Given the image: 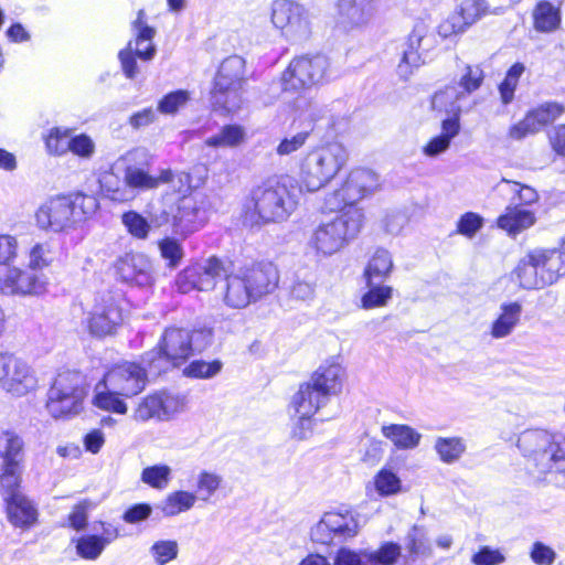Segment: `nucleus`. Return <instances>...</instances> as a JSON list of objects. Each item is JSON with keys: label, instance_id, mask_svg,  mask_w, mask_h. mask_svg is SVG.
I'll list each match as a JSON object with an SVG mask.
<instances>
[{"label": "nucleus", "instance_id": "nucleus-1", "mask_svg": "<svg viewBox=\"0 0 565 565\" xmlns=\"http://www.w3.org/2000/svg\"><path fill=\"white\" fill-rule=\"evenodd\" d=\"M302 193L297 179L289 174L263 182L252 191L256 221L265 224L287 221L297 210Z\"/></svg>", "mask_w": 565, "mask_h": 565}, {"label": "nucleus", "instance_id": "nucleus-2", "mask_svg": "<svg viewBox=\"0 0 565 565\" xmlns=\"http://www.w3.org/2000/svg\"><path fill=\"white\" fill-rule=\"evenodd\" d=\"M224 277L225 281L220 288V294L224 303L234 309L245 308L250 302L273 292L279 281L278 270L271 263L257 264Z\"/></svg>", "mask_w": 565, "mask_h": 565}, {"label": "nucleus", "instance_id": "nucleus-3", "mask_svg": "<svg viewBox=\"0 0 565 565\" xmlns=\"http://www.w3.org/2000/svg\"><path fill=\"white\" fill-rule=\"evenodd\" d=\"M98 205V200L94 195L82 192L55 195L39 206L35 222L41 230L63 232L92 217Z\"/></svg>", "mask_w": 565, "mask_h": 565}, {"label": "nucleus", "instance_id": "nucleus-4", "mask_svg": "<svg viewBox=\"0 0 565 565\" xmlns=\"http://www.w3.org/2000/svg\"><path fill=\"white\" fill-rule=\"evenodd\" d=\"M43 274L31 273L19 264V242L14 235L0 234V292L6 296H40L46 292Z\"/></svg>", "mask_w": 565, "mask_h": 565}, {"label": "nucleus", "instance_id": "nucleus-5", "mask_svg": "<svg viewBox=\"0 0 565 565\" xmlns=\"http://www.w3.org/2000/svg\"><path fill=\"white\" fill-rule=\"evenodd\" d=\"M349 154L339 142H329L310 149L299 161L297 182L308 193L329 184L347 166Z\"/></svg>", "mask_w": 565, "mask_h": 565}, {"label": "nucleus", "instance_id": "nucleus-6", "mask_svg": "<svg viewBox=\"0 0 565 565\" xmlns=\"http://www.w3.org/2000/svg\"><path fill=\"white\" fill-rule=\"evenodd\" d=\"M516 446L540 473L565 476V435L546 429H527L520 434Z\"/></svg>", "mask_w": 565, "mask_h": 565}, {"label": "nucleus", "instance_id": "nucleus-7", "mask_svg": "<svg viewBox=\"0 0 565 565\" xmlns=\"http://www.w3.org/2000/svg\"><path fill=\"white\" fill-rule=\"evenodd\" d=\"M364 213L360 207L348 209L337 216L321 222L312 232L308 246L318 256L329 257L342 248L360 233Z\"/></svg>", "mask_w": 565, "mask_h": 565}, {"label": "nucleus", "instance_id": "nucleus-8", "mask_svg": "<svg viewBox=\"0 0 565 565\" xmlns=\"http://www.w3.org/2000/svg\"><path fill=\"white\" fill-rule=\"evenodd\" d=\"M211 339L210 330L190 331L183 328H168L159 342V351L156 354L147 353L145 361L153 371L160 372L164 367L163 362L177 366L188 360L193 352L204 350Z\"/></svg>", "mask_w": 565, "mask_h": 565}, {"label": "nucleus", "instance_id": "nucleus-9", "mask_svg": "<svg viewBox=\"0 0 565 565\" xmlns=\"http://www.w3.org/2000/svg\"><path fill=\"white\" fill-rule=\"evenodd\" d=\"M160 204L159 209L152 207L150 212L151 223L156 226L170 223L173 232L182 236L201 227L199 200L193 193L174 196L166 192Z\"/></svg>", "mask_w": 565, "mask_h": 565}, {"label": "nucleus", "instance_id": "nucleus-10", "mask_svg": "<svg viewBox=\"0 0 565 565\" xmlns=\"http://www.w3.org/2000/svg\"><path fill=\"white\" fill-rule=\"evenodd\" d=\"M86 393L85 380L79 372H60L49 388L46 409L56 419L75 416L83 409Z\"/></svg>", "mask_w": 565, "mask_h": 565}, {"label": "nucleus", "instance_id": "nucleus-11", "mask_svg": "<svg viewBox=\"0 0 565 565\" xmlns=\"http://www.w3.org/2000/svg\"><path fill=\"white\" fill-rule=\"evenodd\" d=\"M331 75V62L326 55H301L292 58L282 72L281 88L285 93H300L323 84Z\"/></svg>", "mask_w": 565, "mask_h": 565}, {"label": "nucleus", "instance_id": "nucleus-12", "mask_svg": "<svg viewBox=\"0 0 565 565\" xmlns=\"http://www.w3.org/2000/svg\"><path fill=\"white\" fill-rule=\"evenodd\" d=\"M245 61L238 55L226 57L220 65L211 92L214 105L232 113L239 108Z\"/></svg>", "mask_w": 565, "mask_h": 565}, {"label": "nucleus", "instance_id": "nucleus-13", "mask_svg": "<svg viewBox=\"0 0 565 565\" xmlns=\"http://www.w3.org/2000/svg\"><path fill=\"white\" fill-rule=\"evenodd\" d=\"M558 257L555 249H534L522 258L513 271L524 289H539L557 280Z\"/></svg>", "mask_w": 565, "mask_h": 565}, {"label": "nucleus", "instance_id": "nucleus-14", "mask_svg": "<svg viewBox=\"0 0 565 565\" xmlns=\"http://www.w3.org/2000/svg\"><path fill=\"white\" fill-rule=\"evenodd\" d=\"M380 177L371 169H352L340 188L326 198L329 210H338L342 206H351L365 198L373 195L380 189Z\"/></svg>", "mask_w": 565, "mask_h": 565}, {"label": "nucleus", "instance_id": "nucleus-15", "mask_svg": "<svg viewBox=\"0 0 565 565\" xmlns=\"http://www.w3.org/2000/svg\"><path fill=\"white\" fill-rule=\"evenodd\" d=\"M186 408V397L170 391H157L142 397L132 411L131 418L139 424L150 420L170 422Z\"/></svg>", "mask_w": 565, "mask_h": 565}, {"label": "nucleus", "instance_id": "nucleus-16", "mask_svg": "<svg viewBox=\"0 0 565 565\" xmlns=\"http://www.w3.org/2000/svg\"><path fill=\"white\" fill-rule=\"evenodd\" d=\"M437 45L438 40L431 28L424 21L416 22L408 35L403 57L397 65L399 77L407 79L414 68L427 62L430 52L434 51Z\"/></svg>", "mask_w": 565, "mask_h": 565}, {"label": "nucleus", "instance_id": "nucleus-17", "mask_svg": "<svg viewBox=\"0 0 565 565\" xmlns=\"http://www.w3.org/2000/svg\"><path fill=\"white\" fill-rule=\"evenodd\" d=\"M271 21L289 42L303 41L311 33L308 11L301 4L289 0H276L274 2Z\"/></svg>", "mask_w": 565, "mask_h": 565}, {"label": "nucleus", "instance_id": "nucleus-18", "mask_svg": "<svg viewBox=\"0 0 565 565\" xmlns=\"http://www.w3.org/2000/svg\"><path fill=\"white\" fill-rule=\"evenodd\" d=\"M456 94L454 89L440 90L436 93L431 99V106L435 110H444L452 116L441 121V132L433 137L424 147L423 153L428 158H436L445 153L451 143V140L458 136L460 131L459 113L460 108L450 103L449 107L446 105V98L452 97Z\"/></svg>", "mask_w": 565, "mask_h": 565}, {"label": "nucleus", "instance_id": "nucleus-19", "mask_svg": "<svg viewBox=\"0 0 565 565\" xmlns=\"http://www.w3.org/2000/svg\"><path fill=\"white\" fill-rule=\"evenodd\" d=\"M225 276V268L216 257L194 263L180 271L175 278V287L182 294L192 290L207 291L215 287L216 281Z\"/></svg>", "mask_w": 565, "mask_h": 565}, {"label": "nucleus", "instance_id": "nucleus-20", "mask_svg": "<svg viewBox=\"0 0 565 565\" xmlns=\"http://www.w3.org/2000/svg\"><path fill=\"white\" fill-rule=\"evenodd\" d=\"M172 180V170L166 169L158 177L149 174L142 168L129 166L124 172V184L116 188L106 185V192L110 200L128 202L136 198L140 191L157 189L164 181Z\"/></svg>", "mask_w": 565, "mask_h": 565}, {"label": "nucleus", "instance_id": "nucleus-21", "mask_svg": "<svg viewBox=\"0 0 565 565\" xmlns=\"http://www.w3.org/2000/svg\"><path fill=\"white\" fill-rule=\"evenodd\" d=\"M360 529L358 515L351 510L330 511L311 529L312 541L328 544L332 540L354 537Z\"/></svg>", "mask_w": 565, "mask_h": 565}, {"label": "nucleus", "instance_id": "nucleus-22", "mask_svg": "<svg viewBox=\"0 0 565 565\" xmlns=\"http://www.w3.org/2000/svg\"><path fill=\"white\" fill-rule=\"evenodd\" d=\"M108 387L129 398L147 385V371L137 363L124 361L109 367L102 379Z\"/></svg>", "mask_w": 565, "mask_h": 565}, {"label": "nucleus", "instance_id": "nucleus-23", "mask_svg": "<svg viewBox=\"0 0 565 565\" xmlns=\"http://www.w3.org/2000/svg\"><path fill=\"white\" fill-rule=\"evenodd\" d=\"M143 15L145 12L140 10L134 22V26L137 31L135 47L132 46V42H129L128 47L119 52L121 67L128 78H134L138 74L137 63L132 55V51L139 58L145 61L151 60L156 53V46L152 43L154 30L143 22Z\"/></svg>", "mask_w": 565, "mask_h": 565}, {"label": "nucleus", "instance_id": "nucleus-24", "mask_svg": "<svg viewBox=\"0 0 565 565\" xmlns=\"http://www.w3.org/2000/svg\"><path fill=\"white\" fill-rule=\"evenodd\" d=\"M297 118L303 122L308 121L310 128L297 134L286 136L276 147L278 156H290L301 149L313 129V124L321 117L322 108L311 99L299 95L294 103Z\"/></svg>", "mask_w": 565, "mask_h": 565}, {"label": "nucleus", "instance_id": "nucleus-25", "mask_svg": "<svg viewBox=\"0 0 565 565\" xmlns=\"http://www.w3.org/2000/svg\"><path fill=\"white\" fill-rule=\"evenodd\" d=\"M377 13L376 0H339L335 23L344 31L361 30L369 26Z\"/></svg>", "mask_w": 565, "mask_h": 565}, {"label": "nucleus", "instance_id": "nucleus-26", "mask_svg": "<svg viewBox=\"0 0 565 565\" xmlns=\"http://www.w3.org/2000/svg\"><path fill=\"white\" fill-rule=\"evenodd\" d=\"M122 321L121 308L115 300L109 298L93 308L87 316L86 324L93 337L104 338L114 334Z\"/></svg>", "mask_w": 565, "mask_h": 565}, {"label": "nucleus", "instance_id": "nucleus-27", "mask_svg": "<svg viewBox=\"0 0 565 565\" xmlns=\"http://www.w3.org/2000/svg\"><path fill=\"white\" fill-rule=\"evenodd\" d=\"M38 386L39 379L32 365L13 354L2 390L13 397H23L35 392Z\"/></svg>", "mask_w": 565, "mask_h": 565}, {"label": "nucleus", "instance_id": "nucleus-28", "mask_svg": "<svg viewBox=\"0 0 565 565\" xmlns=\"http://www.w3.org/2000/svg\"><path fill=\"white\" fill-rule=\"evenodd\" d=\"M100 525L102 534H83L71 540L79 558L89 562L97 561L107 546L119 537L120 534L116 526L106 522H100Z\"/></svg>", "mask_w": 565, "mask_h": 565}, {"label": "nucleus", "instance_id": "nucleus-29", "mask_svg": "<svg viewBox=\"0 0 565 565\" xmlns=\"http://www.w3.org/2000/svg\"><path fill=\"white\" fill-rule=\"evenodd\" d=\"M564 111V107L557 103H545L529 111L526 116L510 128L512 139L520 140L527 135L535 134L544 126L556 120Z\"/></svg>", "mask_w": 565, "mask_h": 565}, {"label": "nucleus", "instance_id": "nucleus-30", "mask_svg": "<svg viewBox=\"0 0 565 565\" xmlns=\"http://www.w3.org/2000/svg\"><path fill=\"white\" fill-rule=\"evenodd\" d=\"M119 278L137 287H150L154 276L150 260L142 254H126L116 265Z\"/></svg>", "mask_w": 565, "mask_h": 565}, {"label": "nucleus", "instance_id": "nucleus-31", "mask_svg": "<svg viewBox=\"0 0 565 565\" xmlns=\"http://www.w3.org/2000/svg\"><path fill=\"white\" fill-rule=\"evenodd\" d=\"M344 369L334 361H326L319 366L311 377V385L329 399L331 395H338L343 385Z\"/></svg>", "mask_w": 565, "mask_h": 565}, {"label": "nucleus", "instance_id": "nucleus-32", "mask_svg": "<svg viewBox=\"0 0 565 565\" xmlns=\"http://www.w3.org/2000/svg\"><path fill=\"white\" fill-rule=\"evenodd\" d=\"M6 512L9 522L22 530L30 529L38 521V509L35 504L23 493L7 497Z\"/></svg>", "mask_w": 565, "mask_h": 565}, {"label": "nucleus", "instance_id": "nucleus-33", "mask_svg": "<svg viewBox=\"0 0 565 565\" xmlns=\"http://www.w3.org/2000/svg\"><path fill=\"white\" fill-rule=\"evenodd\" d=\"M522 305L518 301H509L500 305V312L489 328L492 339L508 338L519 326L522 316Z\"/></svg>", "mask_w": 565, "mask_h": 565}, {"label": "nucleus", "instance_id": "nucleus-34", "mask_svg": "<svg viewBox=\"0 0 565 565\" xmlns=\"http://www.w3.org/2000/svg\"><path fill=\"white\" fill-rule=\"evenodd\" d=\"M328 399L317 391L310 383L299 386L290 402V411L295 414L313 416L320 407L326 405Z\"/></svg>", "mask_w": 565, "mask_h": 565}, {"label": "nucleus", "instance_id": "nucleus-35", "mask_svg": "<svg viewBox=\"0 0 565 565\" xmlns=\"http://www.w3.org/2000/svg\"><path fill=\"white\" fill-rule=\"evenodd\" d=\"M382 435L397 449H415L422 440V434L405 424H388L381 427Z\"/></svg>", "mask_w": 565, "mask_h": 565}, {"label": "nucleus", "instance_id": "nucleus-36", "mask_svg": "<svg viewBox=\"0 0 565 565\" xmlns=\"http://www.w3.org/2000/svg\"><path fill=\"white\" fill-rule=\"evenodd\" d=\"M534 223V213L518 205L508 206L504 214L499 216L497 221L498 227L510 235H516L531 227Z\"/></svg>", "mask_w": 565, "mask_h": 565}, {"label": "nucleus", "instance_id": "nucleus-37", "mask_svg": "<svg viewBox=\"0 0 565 565\" xmlns=\"http://www.w3.org/2000/svg\"><path fill=\"white\" fill-rule=\"evenodd\" d=\"M124 398V396L108 387V385L100 380L94 387L92 403L100 411L125 415L128 412V406Z\"/></svg>", "mask_w": 565, "mask_h": 565}, {"label": "nucleus", "instance_id": "nucleus-38", "mask_svg": "<svg viewBox=\"0 0 565 565\" xmlns=\"http://www.w3.org/2000/svg\"><path fill=\"white\" fill-rule=\"evenodd\" d=\"M404 547L413 559H427L433 556V545L427 530L422 525H413L404 539Z\"/></svg>", "mask_w": 565, "mask_h": 565}, {"label": "nucleus", "instance_id": "nucleus-39", "mask_svg": "<svg viewBox=\"0 0 565 565\" xmlns=\"http://www.w3.org/2000/svg\"><path fill=\"white\" fill-rule=\"evenodd\" d=\"M483 71L478 65H466L459 79L460 92L456 87H447L444 90L454 89L456 94L452 97L446 98V105L449 107L450 103L454 102L457 107L458 100L475 90H477L483 82Z\"/></svg>", "mask_w": 565, "mask_h": 565}, {"label": "nucleus", "instance_id": "nucleus-40", "mask_svg": "<svg viewBox=\"0 0 565 565\" xmlns=\"http://www.w3.org/2000/svg\"><path fill=\"white\" fill-rule=\"evenodd\" d=\"M198 500L194 492L177 490L170 492L158 505L164 516H175L191 510Z\"/></svg>", "mask_w": 565, "mask_h": 565}, {"label": "nucleus", "instance_id": "nucleus-41", "mask_svg": "<svg viewBox=\"0 0 565 565\" xmlns=\"http://www.w3.org/2000/svg\"><path fill=\"white\" fill-rule=\"evenodd\" d=\"M434 449L441 462L452 465L460 460L467 450L466 440L462 437H437Z\"/></svg>", "mask_w": 565, "mask_h": 565}, {"label": "nucleus", "instance_id": "nucleus-42", "mask_svg": "<svg viewBox=\"0 0 565 565\" xmlns=\"http://www.w3.org/2000/svg\"><path fill=\"white\" fill-rule=\"evenodd\" d=\"M392 269L393 260L391 254L383 248L376 249L364 270L366 285L387 278Z\"/></svg>", "mask_w": 565, "mask_h": 565}, {"label": "nucleus", "instance_id": "nucleus-43", "mask_svg": "<svg viewBox=\"0 0 565 565\" xmlns=\"http://www.w3.org/2000/svg\"><path fill=\"white\" fill-rule=\"evenodd\" d=\"M534 28L540 32H553L561 24L559 9L548 1H541L533 11Z\"/></svg>", "mask_w": 565, "mask_h": 565}, {"label": "nucleus", "instance_id": "nucleus-44", "mask_svg": "<svg viewBox=\"0 0 565 565\" xmlns=\"http://www.w3.org/2000/svg\"><path fill=\"white\" fill-rule=\"evenodd\" d=\"M402 547L394 542H385L377 548L364 550V565H395L401 557Z\"/></svg>", "mask_w": 565, "mask_h": 565}, {"label": "nucleus", "instance_id": "nucleus-45", "mask_svg": "<svg viewBox=\"0 0 565 565\" xmlns=\"http://www.w3.org/2000/svg\"><path fill=\"white\" fill-rule=\"evenodd\" d=\"M223 477L213 470L202 469L195 478V494L198 499L207 501L223 484Z\"/></svg>", "mask_w": 565, "mask_h": 565}, {"label": "nucleus", "instance_id": "nucleus-46", "mask_svg": "<svg viewBox=\"0 0 565 565\" xmlns=\"http://www.w3.org/2000/svg\"><path fill=\"white\" fill-rule=\"evenodd\" d=\"M22 481V466L0 463V494L3 500L22 493L20 486Z\"/></svg>", "mask_w": 565, "mask_h": 565}, {"label": "nucleus", "instance_id": "nucleus-47", "mask_svg": "<svg viewBox=\"0 0 565 565\" xmlns=\"http://www.w3.org/2000/svg\"><path fill=\"white\" fill-rule=\"evenodd\" d=\"M172 479V468L166 463H157L142 469L140 480L156 490L168 488Z\"/></svg>", "mask_w": 565, "mask_h": 565}, {"label": "nucleus", "instance_id": "nucleus-48", "mask_svg": "<svg viewBox=\"0 0 565 565\" xmlns=\"http://www.w3.org/2000/svg\"><path fill=\"white\" fill-rule=\"evenodd\" d=\"M245 138V131L241 126H224L216 135L205 139V145L213 148H232L241 145Z\"/></svg>", "mask_w": 565, "mask_h": 565}, {"label": "nucleus", "instance_id": "nucleus-49", "mask_svg": "<svg viewBox=\"0 0 565 565\" xmlns=\"http://www.w3.org/2000/svg\"><path fill=\"white\" fill-rule=\"evenodd\" d=\"M23 446L21 437L13 433H6L3 449L0 450V463L22 466Z\"/></svg>", "mask_w": 565, "mask_h": 565}, {"label": "nucleus", "instance_id": "nucleus-50", "mask_svg": "<svg viewBox=\"0 0 565 565\" xmlns=\"http://www.w3.org/2000/svg\"><path fill=\"white\" fill-rule=\"evenodd\" d=\"M369 290L361 298V306L363 309H374L384 307L392 299L393 288L385 285H380L373 281L366 285Z\"/></svg>", "mask_w": 565, "mask_h": 565}, {"label": "nucleus", "instance_id": "nucleus-51", "mask_svg": "<svg viewBox=\"0 0 565 565\" xmlns=\"http://www.w3.org/2000/svg\"><path fill=\"white\" fill-rule=\"evenodd\" d=\"M192 99V93L188 89H177L166 94L158 102V111L163 115H175Z\"/></svg>", "mask_w": 565, "mask_h": 565}, {"label": "nucleus", "instance_id": "nucleus-52", "mask_svg": "<svg viewBox=\"0 0 565 565\" xmlns=\"http://www.w3.org/2000/svg\"><path fill=\"white\" fill-rule=\"evenodd\" d=\"M374 487L382 497H391L402 491V481L391 468H382L374 477Z\"/></svg>", "mask_w": 565, "mask_h": 565}, {"label": "nucleus", "instance_id": "nucleus-53", "mask_svg": "<svg viewBox=\"0 0 565 565\" xmlns=\"http://www.w3.org/2000/svg\"><path fill=\"white\" fill-rule=\"evenodd\" d=\"M72 129L55 127L44 138L46 151L52 156H63L68 152V140Z\"/></svg>", "mask_w": 565, "mask_h": 565}, {"label": "nucleus", "instance_id": "nucleus-54", "mask_svg": "<svg viewBox=\"0 0 565 565\" xmlns=\"http://www.w3.org/2000/svg\"><path fill=\"white\" fill-rule=\"evenodd\" d=\"M121 222L128 233L138 239H146L151 230V223L136 211H128L124 213Z\"/></svg>", "mask_w": 565, "mask_h": 565}, {"label": "nucleus", "instance_id": "nucleus-55", "mask_svg": "<svg viewBox=\"0 0 565 565\" xmlns=\"http://www.w3.org/2000/svg\"><path fill=\"white\" fill-rule=\"evenodd\" d=\"M53 262V255L47 243H36L33 245L29 253V265L26 270L35 273L50 266Z\"/></svg>", "mask_w": 565, "mask_h": 565}, {"label": "nucleus", "instance_id": "nucleus-56", "mask_svg": "<svg viewBox=\"0 0 565 565\" xmlns=\"http://www.w3.org/2000/svg\"><path fill=\"white\" fill-rule=\"evenodd\" d=\"M178 552V543L173 540L157 541L150 547V554L158 565H166L175 559Z\"/></svg>", "mask_w": 565, "mask_h": 565}, {"label": "nucleus", "instance_id": "nucleus-57", "mask_svg": "<svg viewBox=\"0 0 565 565\" xmlns=\"http://www.w3.org/2000/svg\"><path fill=\"white\" fill-rule=\"evenodd\" d=\"M161 257L168 262L169 267H177L184 256L181 243L174 237H164L158 242Z\"/></svg>", "mask_w": 565, "mask_h": 565}, {"label": "nucleus", "instance_id": "nucleus-58", "mask_svg": "<svg viewBox=\"0 0 565 565\" xmlns=\"http://www.w3.org/2000/svg\"><path fill=\"white\" fill-rule=\"evenodd\" d=\"M524 70L525 67L522 63H515L509 68L504 81L499 86L503 104H509L513 99L514 90Z\"/></svg>", "mask_w": 565, "mask_h": 565}, {"label": "nucleus", "instance_id": "nucleus-59", "mask_svg": "<svg viewBox=\"0 0 565 565\" xmlns=\"http://www.w3.org/2000/svg\"><path fill=\"white\" fill-rule=\"evenodd\" d=\"M222 370L220 361L205 362L201 360L192 361L183 371L184 375L193 379H211L217 375Z\"/></svg>", "mask_w": 565, "mask_h": 565}, {"label": "nucleus", "instance_id": "nucleus-60", "mask_svg": "<svg viewBox=\"0 0 565 565\" xmlns=\"http://www.w3.org/2000/svg\"><path fill=\"white\" fill-rule=\"evenodd\" d=\"M469 26V23L466 21L465 17L461 14L460 9L458 8L443 22H440L438 25V34L446 39L455 34L463 33Z\"/></svg>", "mask_w": 565, "mask_h": 565}, {"label": "nucleus", "instance_id": "nucleus-61", "mask_svg": "<svg viewBox=\"0 0 565 565\" xmlns=\"http://www.w3.org/2000/svg\"><path fill=\"white\" fill-rule=\"evenodd\" d=\"M68 151L82 159L88 160L95 154V141L86 134L71 136Z\"/></svg>", "mask_w": 565, "mask_h": 565}, {"label": "nucleus", "instance_id": "nucleus-62", "mask_svg": "<svg viewBox=\"0 0 565 565\" xmlns=\"http://www.w3.org/2000/svg\"><path fill=\"white\" fill-rule=\"evenodd\" d=\"M313 416L292 413L290 437L295 440H307L313 435Z\"/></svg>", "mask_w": 565, "mask_h": 565}, {"label": "nucleus", "instance_id": "nucleus-63", "mask_svg": "<svg viewBox=\"0 0 565 565\" xmlns=\"http://www.w3.org/2000/svg\"><path fill=\"white\" fill-rule=\"evenodd\" d=\"M484 220L475 212H467L457 222V232L468 238H472L483 226Z\"/></svg>", "mask_w": 565, "mask_h": 565}, {"label": "nucleus", "instance_id": "nucleus-64", "mask_svg": "<svg viewBox=\"0 0 565 565\" xmlns=\"http://www.w3.org/2000/svg\"><path fill=\"white\" fill-rule=\"evenodd\" d=\"M92 504L88 500H83L75 504L67 516V525L75 531H83L88 524V512Z\"/></svg>", "mask_w": 565, "mask_h": 565}]
</instances>
